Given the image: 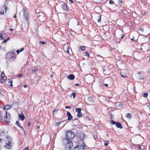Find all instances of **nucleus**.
I'll return each instance as SVG.
<instances>
[{"mask_svg": "<svg viewBox=\"0 0 150 150\" xmlns=\"http://www.w3.org/2000/svg\"><path fill=\"white\" fill-rule=\"evenodd\" d=\"M66 140H68L73 139L75 136L74 133L71 131H68L66 132Z\"/></svg>", "mask_w": 150, "mask_h": 150, "instance_id": "obj_1", "label": "nucleus"}, {"mask_svg": "<svg viewBox=\"0 0 150 150\" xmlns=\"http://www.w3.org/2000/svg\"><path fill=\"white\" fill-rule=\"evenodd\" d=\"M7 140L6 142V145L5 147L8 149H10L12 146L11 140L12 139L10 137H8L7 138Z\"/></svg>", "mask_w": 150, "mask_h": 150, "instance_id": "obj_2", "label": "nucleus"}, {"mask_svg": "<svg viewBox=\"0 0 150 150\" xmlns=\"http://www.w3.org/2000/svg\"><path fill=\"white\" fill-rule=\"evenodd\" d=\"M81 145H78L73 148V150H84V146L83 142V141H81Z\"/></svg>", "mask_w": 150, "mask_h": 150, "instance_id": "obj_3", "label": "nucleus"}, {"mask_svg": "<svg viewBox=\"0 0 150 150\" xmlns=\"http://www.w3.org/2000/svg\"><path fill=\"white\" fill-rule=\"evenodd\" d=\"M84 79L87 82L92 83L94 82V77L93 76H86Z\"/></svg>", "mask_w": 150, "mask_h": 150, "instance_id": "obj_4", "label": "nucleus"}, {"mask_svg": "<svg viewBox=\"0 0 150 150\" xmlns=\"http://www.w3.org/2000/svg\"><path fill=\"white\" fill-rule=\"evenodd\" d=\"M75 110L76 112H78L77 116L78 117H82V113L81 112V109L76 108H75Z\"/></svg>", "mask_w": 150, "mask_h": 150, "instance_id": "obj_5", "label": "nucleus"}, {"mask_svg": "<svg viewBox=\"0 0 150 150\" xmlns=\"http://www.w3.org/2000/svg\"><path fill=\"white\" fill-rule=\"evenodd\" d=\"M67 142L66 144L67 148L70 149L73 146V143L70 140H67Z\"/></svg>", "mask_w": 150, "mask_h": 150, "instance_id": "obj_6", "label": "nucleus"}, {"mask_svg": "<svg viewBox=\"0 0 150 150\" xmlns=\"http://www.w3.org/2000/svg\"><path fill=\"white\" fill-rule=\"evenodd\" d=\"M10 113L6 112L5 116H4L5 120L7 122H8L10 120Z\"/></svg>", "mask_w": 150, "mask_h": 150, "instance_id": "obj_7", "label": "nucleus"}, {"mask_svg": "<svg viewBox=\"0 0 150 150\" xmlns=\"http://www.w3.org/2000/svg\"><path fill=\"white\" fill-rule=\"evenodd\" d=\"M7 7L3 6L1 7L0 9V13L1 14H3L4 13V10H5V11L6 12L7 10Z\"/></svg>", "mask_w": 150, "mask_h": 150, "instance_id": "obj_8", "label": "nucleus"}, {"mask_svg": "<svg viewBox=\"0 0 150 150\" xmlns=\"http://www.w3.org/2000/svg\"><path fill=\"white\" fill-rule=\"evenodd\" d=\"M1 83L4 82L5 80L6 79V77L4 76V72L3 71L1 74Z\"/></svg>", "mask_w": 150, "mask_h": 150, "instance_id": "obj_9", "label": "nucleus"}, {"mask_svg": "<svg viewBox=\"0 0 150 150\" xmlns=\"http://www.w3.org/2000/svg\"><path fill=\"white\" fill-rule=\"evenodd\" d=\"M78 136L81 139L80 141V142L81 140L82 141V140L85 137L84 134L82 133L78 134Z\"/></svg>", "mask_w": 150, "mask_h": 150, "instance_id": "obj_10", "label": "nucleus"}, {"mask_svg": "<svg viewBox=\"0 0 150 150\" xmlns=\"http://www.w3.org/2000/svg\"><path fill=\"white\" fill-rule=\"evenodd\" d=\"M23 16L25 18V19L26 21H27L28 19V12L27 11L25 10H23Z\"/></svg>", "mask_w": 150, "mask_h": 150, "instance_id": "obj_11", "label": "nucleus"}, {"mask_svg": "<svg viewBox=\"0 0 150 150\" xmlns=\"http://www.w3.org/2000/svg\"><path fill=\"white\" fill-rule=\"evenodd\" d=\"M63 9L65 11H68L67 6L65 3H63L61 5Z\"/></svg>", "mask_w": 150, "mask_h": 150, "instance_id": "obj_12", "label": "nucleus"}, {"mask_svg": "<svg viewBox=\"0 0 150 150\" xmlns=\"http://www.w3.org/2000/svg\"><path fill=\"white\" fill-rule=\"evenodd\" d=\"M67 114L68 117L67 120H70L73 119V117L69 112H67Z\"/></svg>", "mask_w": 150, "mask_h": 150, "instance_id": "obj_13", "label": "nucleus"}, {"mask_svg": "<svg viewBox=\"0 0 150 150\" xmlns=\"http://www.w3.org/2000/svg\"><path fill=\"white\" fill-rule=\"evenodd\" d=\"M19 117L22 121H23L24 120L25 117L23 113H22L21 114H19Z\"/></svg>", "mask_w": 150, "mask_h": 150, "instance_id": "obj_14", "label": "nucleus"}, {"mask_svg": "<svg viewBox=\"0 0 150 150\" xmlns=\"http://www.w3.org/2000/svg\"><path fill=\"white\" fill-rule=\"evenodd\" d=\"M115 125L116 127L118 128L121 129L123 127L121 123L119 122H117Z\"/></svg>", "mask_w": 150, "mask_h": 150, "instance_id": "obj_15", "label": "nucleus"}, {"mask_svg": "<svg viewBox=\"0 0 150 150\" xmlns=\"http://www.w3.org/2000/svg\"><path fill=\"white\" fill-rule=\"evenodd\" d=\"M11 108V107L10 106V105H6L4 106V109L6 111L8 110V109H9Z\"/></svg>", "mask_w": 150, "mask_h": 150, "instance_id": "obj_16", "label": "nucleus"}, {"mask_svg": "<svg viewBox=\"0 0 150 150\" xmlns=\"http://www.w3.org/2000/svg\"><path fill=\"white\" fill-rule=\"evenodd\" d=\"M75 76L73 74H70L68 76V79L71 80L74 79Z\"/></svg>", "mask_w": 150, "mask_h": 150, "instance_id": "obj_17", "label": "nucleus"}, {"mask_svg": "<svg viewBox=\"0 0 150 150\" xmlns=\"http://www.w3.org/2000/svg\"><path fill=\"white\" fill-rule=\"evenodd\" d=\"M141 72H139L137 73L138 74V77L139 79H143L144 77L143 76H142L140 74Z\"/></svg>", "mask_w": 150, "mask_h": 150, "instance_id": "obj_18", "label": "nucleus"}, {"mask_svg": "<svg viewBox=\"0 0 150 150\" xmlns=\"http://www.w3.org/2000/svg\"><path fill=\"white\" fill-rule=\"evenodd\" d=\"M96 58L98 60L100 61H103V58L102 57L99 56V55L96 56Z\"/></svg>", "mask_w": 150, "mask_h": 150, "instance_id": "obj_19", "label": "nucleus"}, {"mask_svg": "<svg viewBox=\"0 0 150 150\" xmlns=\"http://www.w3.org/2000/svg\"><path fill=\"white\" fill-rule=\"evenodd\" d=\"M16 124L18 125L19 127L21 128L23 130H24V129L21 126V124L18 121H16Z\"/></svg>", "mask_w": 150, "mask_h": 150, "instance_id": "obj_20", "label": "nucleus"}, {"mask_svg": "<svg viewBox=\"0 0 150 150\" xmlns=\"http://www.w3.org/2000/svg\"><path fill=\"white\" fill-rule=\"evenodd\" d=\"M13 81H9L8 82V86H10L11 87L13 86Z\"/></svg>", "mask_w": 150, "mask_h": 150, "instance_id": "obj_21", "label": "nucleus"}, {"mask_svg": "<svg viewBox=\"0 0 150 150\" xmlns=\"http://www.w3.org/2000/svg\"><path fill=\"white\" fill-rule=\"evenodd\" d=\"M126 117L127 118H129V119H131L132 118V115L131 114L129 113H127L126 115Z\"/></svg>", "mask_w": 150, "mask_h": 150, "instance_id": "obj_22", "label": "nucleus"}, {"mask_svg": "<svg viewBox=\"0 0 150 150\" xmlns=\"http://www.w3.org/2000/svg\"><path fill=\"white\" fill-rule=\"evenodd\" d=\"M121 75L123 77H125L127 76L126 74L125 73H121Z\"/></svg>", "mask_w": 150, "mask_h": 150, "instance_id": "obj_23", "label": "nucleus"}, {"mask_svg": "<svg viewBox=\"0 0 150 150\" xmlns=\"http://www.w3.org/2000/svg\"><path fill=\"white\" fill-rule=\"evenodd\" d=\"M65 121H62V122H57L56 124V125H55L57 126V127H58L59 126V125L61 124V123L62 122H64Z\"/></svg>", "mask_w": 150, "mask_h": 150, "instance_id": "obj_24", "label": "nucleus"}, {"mask_svg": "<svg viewBox=\"0 0 150 150\" xmlns=\"http://www.w3.org/2000/svg\"><path fill=\"white\" fill-rule=\"evenodd\" d=\"M139 31L140 32L142 33L144 31V29L140 27L139 29Z\"/></svg>", "mask_w": 150, "mask_h": 150, "instance_id": "obj_25", "label": "nucleus"}, {"mask_svg": "<svg viewBox=\"0 0 150 150\" xmlns=\"http://www.w3.org/2000/svg\"><path fill=\"white\" fill-rule=\"evenodd\" d=\"M3 120V117L2 115V113L1 111L0 110V121L2 120Z\"/></svg>", "mask_w": 150, "mask_h": 150, "instance_id": "obj_26", "label": "nucleus"}, {"mask_svg": "<svg viewBox=\"0 0 150 150\" xmlns=\"http://www.w3.org/2000/svg\"><path fill=\"white\" fill-rule=\"evenodd\" d=\"M104 145L105 146H107L108 145L109 142L107 141H104Z\"/></svg>", "mask_w": 150, "mask_h": 150, "instance_id": "obj_27", "label": "nucleus"}, {"mask_svg": "<svg viewBox=\"0 0 150 150\" xmlns=\"http://www.w3.org/2000/svg\"><path fill=\"white\" fill-rule=\"evenodd\" d=\"M83 55L84 56H86L88 57H89V54L88 52H85L83 53Z\"/></svg>", "mask_w": 150, "mask_h": 150, "instance_id": "obj_28", "label": "nucleus"}, {"mask_svg": "<svg viewBox=\"0 0 150 150\" xmlns=\"http://www.w3.org/2000/svg\"><path fill=\"white\" fill-rule=\"evenodd\" d=\"M110 122L113 125H116V123L114 121L112 120H110Z\"/></svg>", "mask_w": 150, "mask_h": 150, "instance_id": "obj_29", "label": "nucleus"}, {"mask_svg": "<svg viewBox=\"0 0 150 150\" xmlns=\"http://www.w3.org/2000/svg\"><path fill=\"white\" fill-rule=\"evenodd\" d=\"M38 69V68L36 67L34 68L32 70V72L33 73L36 71Z\"/></svg>", "mask_w": 150, "mask_h": 150, "instance_id": "obj_30", "label": "nucleus"}, {"mask_svg": "<svg viewBox=\"0 0 150 150\" xmlns=\"http://www.w3.org/2000/svg\"><path fill=\"white\" fill-rule=\"evenodd\" d=\"M39 43L40 44H42L43 45H45L46 44V43L45 42L43 41H40L39 42Z\"/></svg>", "mask_w": 150, "mask_h": 150, "instance_id": "obj_31", "label": "nucleus"}, {"mask_svg": "<svg viewBox=\"0 0 150 150\" xmlns=\"http://www.w3.org/2000/svg\"><path fill=\"white\" fill-rule=\"evenodd\" d=\"M122 1H121V0H119L118 1V4L120 6H121V5L122 4Z\"/></svg>", "mask_w": 150, "mask_h": 150, "instance_id": "obj_32", "label": "nucleus"}, {"mask_svg": "<svg viewBox=\"0 0 150 150\" xmlns=\"http://www.w3.org/2000/svg\"><path fill=\"white\" fill-rule=\"evenodd\" d=\"M85 47L84 46H81V50L82 51H84L85 50Z\"/></svg>", "mask_w": 150, "mask_h": 150, "instance_id": "obj_33", "label": "nucleus"}, {"mask_svg": "<svg viewBox=\"0 0 150 150\" xmlns=\"http://www.w3.org/2000/svg\"><path fill=\"white\" fill-rule=\"evenodd\" d=\"M148 96V94L146 93H144L143 95V96L144 97H146L147 96Z\"/></svg>", "mask_w": 150, "mask_h": 150, "instance_id": "obj_34", "label": "nucleus"}, {"mask_svg": "<svg viewBox=\"0 0 150 150\" xmlns=\"http://www.w3.org/2000/svg\"><path fill=\"white\" fill-rule=\"evenodd\" d=\"M71 96H72L73 98H74L76 97V94L75 93H73L71 94Z\"/></svg>", "mask_w": 150, "mask_h": 150, "instance_id": "obj_35", "label": "nucleus"}, {"mask_svg": "<svg viewBox=\"0 0 150 150\" xmlns=\"http://www.w3.org/2000/svg\"><path fill=\"white\" fill-rule=\"evenodd\" d=\"M9 40V38H8L6 39L4 41H3V42H7V41Z\"/></svg>", "mask_w": 150, "mask_h": 150, "instance_id": "obj_36", "label": "nucleus"}, {"mask_svg": "<svg viewBox=\"0 0 150 150\" xmlns=\"http://www.w3.org/2000/svg\"><path fill=\"white\" fill-rule=\"evenodd\" d=\"M114 3V2L112 0H110L109 1V4H113Z\"/></svg>", "mask_w": 150, "mask_h": 150, "instance_id": "obj_37", "label": "nucleus"}, {"mask_svg": "<svg viewBox=\"0 0 150 150\" xmlns=\"http://www.w3.org/2000/svg\"><path fill=\"white\" fill-rule=\"evenodd\" d=\"M59 109H57L56 110H54L53 112V113L57 112L59 111Z\"/></svg>", "mask_w": 150, "mask_h": 150, "instance_id": "obj_38", "label": "nucleus"}, {"mask_svg": "<svg viewBox=\"0 0 150 150\" xmlns=\"http://www.w3.org/2000/svg\"><path fill=\"white\" fill-rule=\"evenodd\" d=\"M93 137L94 139H95L97 138V135H93Z\"/></svg>", "mask_w": 150, "mask_h": 150, "instance_id": "obj_39", "label": "nucleus"}, {"mask_svg": "<svg viewBox=\"0 0 150 150\" xmlns=\"http://www.w3.org/2000/svg\"><path fill=\"white\" fill-rule=\"evenodd\" d=\"M101 16L100 15L99 16V18L98 20V22H100L101 21Z\"/></svg>", "mask_w": 150, "mask_h": 150, "instance_id": "obj_40", "label": "nucleus"}, {"mask_svg": "<svg viewBox=\"0 0 150 150\" xmlns=\"http://www.w3.org/2000/svg\"><path fill=\"white\" fill-rule=\"evenodd\" d=\"M69 2L70 4H72L73 3L72 0H69Z\"/></svg>", "mask_w": 150, "mask_h": 150, "instance_id": "obj_41", "label": "nucleus"}, {"mask_svg": "<svg viewBox=\"0 0 150 150\" xmlns=\"http://www.w3.org/2000/svg\"><path fill=\"white\" fill-rule=\"evenodd\" d=\"M24 150H29L28 147H27L25 148Z\"/></svg>", "mask_w": 150, "mask_h": 150, "instance_id": "obj_42", "label": "nucleus"}, {"mask_svg": "<svg viewBox=\"0 0 150 150\" xmlns=\"http://www.w3.org/2000/svg\"><path fill=\"white\" fill-rule=\"evenodd\" d=\"M24 50V49L23 48H22L20 50V52H22Z\"/></svg>", "mask_w": 150, "mask_h": 150, "instance_id": "obj_43", "label": "nucleus"}, {"mask_svg": "<svg viewBox=\"0 0 150 150\" xmlns=\"http://www.w3.org/2000/svg\"><path fill=\"white\" fill-rule=\"evenodd\" d=\"M16 52L18 54H19V53L20 52V50H17L16 51Z\"/></svg>", "mask_w": 150, "mask_h": 150, "instance_id": "obj_44", "label": "nucleus"}, {"mask_svg": "<svg viewBox=\"0 0 150 150\" xmlns=\"http://www.w3.org/2000/svg\"><path fill=\"white\" fill-rule=\"evenodd\" d=\"M65 108H66V109H70L71 108L70 107H69V106H66L65 107Z\"/></svg>", "mask_w": 150, "mask_h": 150, "instance_id": "obj_45", "label": "nucleus"}, {"mask_svg": "<svg viewBox=\"0 0 150 150\" xmlns=\"http://www.w3.org/2000/svg\"><path fill=\"white\" fill-rule=\"evenodd\" d=\"M22 76V75L21 74H18L17 76V77H21Z\"/></svg>", "mask_w": 150, "mask_h": 150, "instance_id": "obj_46", "label": "nucleus"}, {"mask_svg": "<svg viewBox=\"0 0 150 150\" xmlns=\"http://www.w3.org/2000/svg\"><path fill=\"white\" fill-rule=\"evenodd\" d=\"M0 34L1 35H3L4 34V33L3 32H2Z\"/></svg>", "mask_w": 150, "mask_h": 150, "instance_id": "obj_47", "label": "nucleus"}, {"mask_svg": "<svg viewBox=\"0 0 150 150\" xmlns=\"http://www.w3.org/2000/svg\"><path fill=\"white\" fill-rule=\"evenodd\" d=\"M110 117L111 119H113V116L111 114L110 115Z\"/></svg>", "mask_w": 150, "mask_h": 150, "instance_id": "obj_48", "label": "nucleus"}, {"mask_svg": "<svg viewBox=\"0 0 150 150\" xmlns=\"http://www.w3.org/2000/svg\"><path fill=\"white\" fill-rule=\"evenodd\" d=\"M74 85L76 86H79V83H76Z\"/></svg>", "mask_w": 150, "mask_h": 150, "instance_id": "obj_49", "label": "nucleus"}, {"mask_svg": "<svg viewBox=\"0 0 150 150\" xmlns=\"http://www.w3.org/2000/svg\"><path fill=\"white\" fill-rule=\"evenodd\" d=\"M104 85L106 87H107L108 85V84H104Z\"/></svg>", "mask_w": 150, "mask_h": 150, "instance_id": "obj_50", "label": "nucleus"}, {"mask_svg": "<svg viewBox=\"0 0 150 150\" xmlns=\"http://www.w3.org/2000/svg\"><path fill=\"white\" fill-rule=\"evenodd\" d=\"M147 107L149 108V109H150V104L147 106Z\"/></svg>", "mask_w": 150, "mask_h": 150, "instance_id": "obj_51", "label": "nucleus"}, {"mask_svg": "<svg viewBox=\"0 0 150 150\" xmlns=\"http://www.w3.org/2000/svg\"><path fill=\"white\" fill-rule=\"evenodd\" d=\"M138 148L139 149H141V146H138Z\"/></svg>", "mask_w": 150, "mask_h": 150, "instance_id": "obj_52", "label": "nucleus"}, {"mask_svg": "<svg viewBox=\"0 0 150 150\" xmlns=\"http://www.w3.org/2000/svg\"><path fill=\"white\" fill-rule=\"evenodd\" d=\"M124 36V34L122 35V36H121V39Z\"/></svg>", "mask_w": 150, "mask_h": 150, "instance_id": "obj_53", "label": "nucleus"}, {"mask_svg": "<svg viewBox=\"0 0 150 150\" xmlns=\"http://www.w3.org/2000/svg\"><path fill=\"white\" fill-rule=\"evenodd\" d=\"M9 30H11V31H13V29H11V28H10V29H9Z\"/></svg>", "mask_w": 150, "mask_h": 150, "instance_id": "obj_54", "label": "nucleus"}, {"mask_svg": "<svg viewBox=\"0 0 150 150\" xmlns=\"http://www.w3.org/2000/svg\"><path fill=\"white\" fill-rule=\"evenodd\" d=\"M23 87H24L25 88L27 87V86L26 85H24L23 86Z\"/></svg>", "mask_w": 150, "mask_h": 150, "instance_id": "obj_55", "label": "nucleus"}, {"mask_svg": "<svg viewBox=\"0 0 150 150\" xmlns=\"http://www.w3.org/2000/svg\"><path fill=\"white\" fill-rule=\"evenodd\" d=\"M13 17L15 18L16 17V15H15Z\"/></svg>", "mask_w": 150, "mask_h": 150, "instance_id": "obj_56", "label": "nucleus"}, {"mask_svg": "<svg viewBox=\"0 0 150 150\" xmlns=\"http://www.w3.org/2000/svg\"><path fill=\"white\" fill-rule=\"evenodd\" d=\"M30 125V122L28 123V126H29Z\"/></svg>", "mask_w": 150, "mask_h": 150, "instance_id": "obj_57", "label": "nucleus"}, {"mask_svg": "<svg viewBox=\"0 0 150 150\" xmlns=\"http://www.w3.org/2000/svg\"><path fill=\"white\" fill-rule=\"evenodd\" d=\"M53 75L52 74H51V75L50 76L51 77H53Z\"/></svg>", "mask_w": 150, "mask_h": 150, "instance_id": "obj_58", "label": "nucleus"}, {"mask_svg": "<svg viewBox=\"0 0 150 150\" xmlns=\"http://www.w3.org/2000/svg\"><path fill=\"white\" fill-rule=\"evenodd\" d=\"M67 47L68 48V49L69 50V46H68Z\"/></svg>", "mask_w": 150, "mask_h": 150, "instance_id": "obj_59", "label": "nucleus"}, {"mask_svg": "<svg viewBox=\"0 0 150 150\" xmlns=\"http://www.w3.org/2000/svg\"><path fill=\"white\" fill-rule=\"evenodd\" d=\"M23 131H24V134H25L26 133V132H25V130H23Z\"/></svg>", "mask_w": 150, "mask_h": 150, "instance_id": "obj_60", "label": "nucleus"}, {"mask_svg": "<svg viewBox=\"0 0 150 150\" xmlns=\"http://www.w3.org/2000/svg\"><path fill=\"white\" fill-rule=\"evenodd\" d=\"M67 52L68 53H69V50H67Z\"/></svg>", "mask_w": 150, "mask_h": 150, "instance_id": "obj_61", "label": "nucleus"}, {"mask_svg": "<svg viewBox=\"0 0 150 150\" xmlns=\"http://www.w3.org/2000/svg\"><path fill=\"white\" fill-rule=\"evenodd\" d=\"M1 140H2V139H1L0 138V142H1Z\"/></svg>", "mask_w": 150, "mask_h": 150, "instance_id": "obj_62", "label": "nucleus"}, {"mask_svg": "<svg viewBox=\"0 0 150 150\" xmlns=\"http://www.w3.org/2000/svg\"><path fill=\"white\" fill-rule=\"evenodd\" d=\"M131 39V40H133V38H132V39Z\"/></svg>", "mask_w": 150, "mask_h": 150, "instance_id": "obj_63", "label": "nucleus"}, {"mask_svg": "<svg viewBox=\"0 0 150 150\" xmlns=\"http://www.w3.org/2000/svg\"><path fill=\"white\" fill-rule=\"evenodd\" d=\"M131 39V40H133V38H132V39Z\"/></svg>", "mask_w": 150, "mask_h": 150, "instance_id": "obj_64", "label": "nucleus"}]
</instances>
